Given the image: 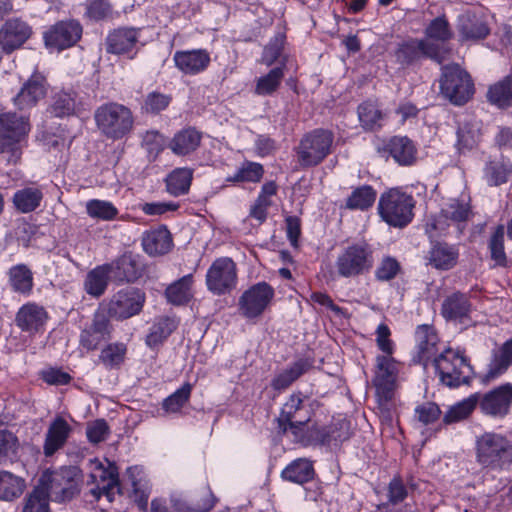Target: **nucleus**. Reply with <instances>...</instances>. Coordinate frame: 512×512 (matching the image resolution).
Wrapping results in <instances>:
<instances>
[{
    "instance_id": "obj_1",
    "label": "nucleus",
    "mask_w": 512,
    "mask_h": 512,
    "mask_svg": "<svg viewBox=\"0 0 512 512\" xmlns=\"http://www.w3.org/2000/svg\"><path fill=\"white\" fill-rule=\"evenodd\" d=\"M310 418L311 411L304 398L301 394H292L284 403L276 421L280 432L291 434L292 440L303 446L338 443L347 439V435L336 434L333 427H313L305 431Z\"/></svg>"
},
{
    "instance_id": "obj_2",
    "label": "nucleus",
    "mask_w": 512,
    "mask_h": 512,
    "mask_svg": "<svg viewBox=\"0 0 512 512\" xmlns=\"http://www.w3.org/2000/svg\"><path fill=\"white\" fill-rule=\"evenodd\" d=\"M31 125L29 117L8 111L0 113V156L9 165H16L22 156L23 143Z\"/></svg>"
},
{
    "instance_id": "obj_3",
    "label": "nucleus",
    "mask_w": 512,
    "mask_h": 512,
    "mask_svg": "<svg viewBox=\"0 0 512 512\" xmlns=\"http://www.w3.org/2000/svg\"><path fill=\"white\" fill-rule=\"evenodd\" d=\"M94 119L100 133L112 140L126 137L134 127V115L131 109L117 102L99 106L95 110Z\"/></svg>"
},
{
    "instance_id": "obj_4",
    "label": "nucleus",
    "mask_w": 512,
    "mask_h": 512,
    "mask_svg": "<svg viewBox=\"0 0 512 512\" xmlns=\"http://www.w3.org/2000/svg\"><path fill=\"white\" fill-rule=\"evenodd\" d=\"M472 215L469 198L450 199L440 213L427 224V231L431 236L447 234L459 236Z\"/></svg>"
},
{
    "instance_id": "obj_5",
    "label": "nucleus",
    "mask_w": 512,
    "mask_h": 512,
    "mask_svg": "<svg viewBox=\"0 0 512 512\" xmlns=\"http://www.w3.org/2000/svg\"><path fill=\"white\" fill-rule=\"evenodd\" d=\"M374 250L361 241L345 246L335 260L337 274L343 278H356L368 274L374 266Z\"/></svg>"
},
{
    "instance_id": "obj_6",
    "label": "nucleus",
    "mask_w": 512,
    "mask_h": 512,
    "mask_svg": "<svg viewBox=\"0 0 512 512\" xmlns=\"http://www.w3.org/2000/svg\"><path fill=\"white\" fill-rule=\"evenodd\" d=\"M442 384L458 387L467 384L473 374L469 360L459 350L443 349L431 363Z\"/></svg>"
},
{
    "instance_id": "obj_7",
    "label": "nucleus",
    "mask_w": 512,
    "mask_h": 512,
    "mask_svg": "<svg viewBox=\"0 0 512 512\" xmlns=\"http://www.w3.org/2000/svg\"><path fill=\"white\" fill-rule=\"evenodd\" d=\"M414 206L412 196L398 189H390L380 196L378 213L388 225L403 228L412 221Z\"/></svg>"
},
{
    "instance_id": "obj_8",
    "label": "nucleus",
    "mask_w": 512,
    "mask_h": 512,
    "mask_svg": "<svg viewBox=\"0 0 512 512\" xmlns=\"http://www.w3.org/2000/svg\"><path fill=\"white\" fill-rule=\"evenodd\" d=\"M396 380V366L394 359L389 356L376 358V372L373 384L376 389L378 408L386 420H391V411L394 407L393 396Z\"/></svg>"
},
{
    "instance_id": "obj_9",
    "label": "nucleus",
    "mask_w": 512,
    "mask_h": 512,
    "mask_svg": "<svg viewBox=\"0 0 512 512\" xmlns=\"http://www.w3.org/2000/svg\"><path fill=\"white\" fill-rule=\"evenodd\" d=\"M334 135L324 129H315L300 140L296 148L297 160L302 168L319 165L330 153Z\"/></svg>"
},
{
    "instance_id": "obj_10",
    "label": "nucleus",
    "mask_w": 512,
    "mask_h": 512,
    "mask_svg": "<svg viewBox=\"0 0 512 512\" xmlns=\"http://www.w3.org/2000/svg\"><path fill=\"white\" fill-rule=\"evenodd\" d=\"M477 461L484 467L503 469L512 463V446L500 434L485 433L477 439Z\"/></svg>"
},
{
    "instance_id": "obj_11",
    "label": "nucleus",
    "mask_w": 512,
    "mask_h": 512,
    "mask_svg": "<svg viewBox=\"0 0 512 512\" xmlns=\"http://www.w3.org/2000/svg\"><path fill=\"white\" fill-rule=\"evenodd\" d=\"M440 90L451 103L463 105L473 94V84L470 76L459 65H447L442 68Z\"/></svg>"
},
{
    "instance_id": "obj_12",
    "label": "nucleus",
    "mask_w": 512,
    "mask_h": 512,
    "mask_svg": "<svg viewBox=\"0 0 512 512\" xmlns=\"http://www.w3.org/2000/svg\"><path fill=\"white\" fill-rule=\"evenodd\" d=\"M145 294L140 289L128 287L116 292L101 309L106 315L117 320H125L138 315L144 306Z\"/></svg>"
},
{
    "instance_id": "obj_13",
    "label": "nucleus",
    "mask_w": 512,
    "mask_h": 512,
    "mask_svg": "<svg viewBox=\"0 0 512 512\" xmlns=\"http://www.w3.org/2000/svg\"><path fill=\"white\" fill-rule=\"evenodd\" d=\"M236 263L229 257L213 261L206 273V285L215 295L230 293L237 285Z\"/></svg>"
},
{
    "instance_id": "obj_14",
    "label": "nucleus",
    "mask_w": 512,
    "mask_h": 512,
    "mask_svg": "<svg viewBox=\"0 0 512 512\" xmlns=\"http://www.w3.org/2000/svg\"><path fill=\"white\" fill-rule=\"evenodd\" d=\"M274 297V289L266 282H259L247 289L239 298V310L249 319L259 317Z\"/></svg>"
},
{
    "instance_id": "obj_15",
    "label": "nucleus",
    "mask_w": 512,
    "mask_h": 512,
    "mask_svg": "<svg viewBox=\"0 0 512 512\" xmlns=\"http://www.w3.org/2000/svg\"><path fill=\"white\" fill-rule=\"evenodd\" d=\"M49 482L48 491L56 501L69 500L79 492V470L75 466L62 467L51 474Z\"/></svg>"
},
{
    "instance_id": "obj_16",
    "label": "nucleus",
    "mask_w": 512,
    "mask_h": 512,
    "mask_svg": "<svg viewBox=\"0 0 512 512\" xmlns=\"http://www.w3.org/2000/svg\"><path fill=\"white\" fill-rule=\"evenodd\" d=\"M140 30L133 27H119L109 32L105 39L106 51L115 55H127L133 59L138 52Z\"/></svg>"
},
{
    "instance_id": "obj_17",
    "label": "nucleus",
    "mask_w": 512,
    "mask_h": 512,
    "mask_svg": "<svg viewBox=\"0 0 512 512\" xmlns=\"http://www.w3.org/2000/svg\"><path fill=\"white\" fill-rule=\"evenodd\" d=\"M94 466L90 473V482L96 483L97 487L91 490L93 496L99 499L102 495L106 496L108 501H113L114 495L119 491L118 471L114 465L105 468L98 460L91 461Z\"/></svg>"
},
{
    "instance_id": "obj_18",
    "label": "nucleus",
    "mask_w": 512,
    "mask_h": 512,
    "mask_svg": "<svg viewBox=\"0 0 512 512\" xmlns=\"http://www.w3.org/2000/svg\"><path fill=\"white\" fill-rule=\"evenodd\" d=\"M112 325L103 310H98L89 326L80 334V345L87 351L97 349L101 342L110 339Z\"/></svg>"
},
{
    "instance_id": "obj_19",
    "label": "nucleus",
    "mask_w": 512,
    "mask_h": 512,
    "mask_svg": "<svg viewBox=\"0 0 512 512\" xmlns=\"http://www.w3.org/2000/svg\"><path fill=\"white\" fill-rule=\"evenodd\" d=\"M82 27L76 21H62L54 25L44 34L48 47L63 50L74 45L81 37Z\"/></svg>"
},
{
    "instance_id": "obj_20",
    "label": "nucleus",
    "mask_w": 512,
    "mask_h": 512,
    "mask_svg": "<svg viewBox=\"0 0 512 512\" xmlns=\"http://www.w3.org/2000/svg\"><path fill=\"white\" fill-rule=\"evenodd\" d=\"M32 35L31 26L20 18L7 20L0 29V45L6 53L20 48Z\"/></svg>"
},
{
    "instance_id": "obj_21",
    "label": "nucleus",
    "mask_w": 512,
    "mask_h": 512,
    "mask_svg": "<svg viewBox=\"0 0 512 512\" xmlns=\"http://www.w3.org/2000/svg\"><path fill=\"white\" fill-rule=\"evenodd\" d=\"M46 95L45 77L35 72L24 83L20 91L13 98V104L20 111L29 110L37 105Z\"/></svg>"
},
{
    "instance_id": "obj_22",
    "label": "nucleus",
    "mask_w": 512,
    "mask_h": 512,
    "mask_svg": "<svg viewBox=\"0 0 512 512\" xmlns=\"http://www.w3.org/2000/svg\"><path fill=\"white\" fill-rule=\"evenodd\" d=\"M512 404V384L506 383L487 392L480 401V409L486 415L504 417Z\"/></svg>"
},
{
    "instance_id": "obj_23",
    "label": "nucleus",
    "mask_w": 512,
    "mask_h": 512,
    "mask_svg": "<svg viewBox=\"0 0 512 512\" xmlns=\"http://www.w3.org/2000/svg\"><path fill=\"white\" fill-rule=\"evenodd\" d=\"M397 61L400 64H410L422 56L430 57L441 62L442 51L438 45L425 40H411L403 43L395 52Z\"/></svg>"
},
{
    "instance_id": "obj_24",
    "label": "nucleus",
    "mask_w": 512,
    "mask_h": 512,
    "mask_svg": "<svg viewBox=\"0 0 512 512\" xmlns=\"http://www.w3.org/2000/svg\"><path fill=\"white\" fill-rule=\"evenodd\" d=\"M48 314L44 307L30 302L23 305L16 313L15 323L23 332L30 335L41 332L47 322Z\"/></svg>"
},
{
    "instance_id": "obj_25",
    "label": "nucleus",
    "mask_w": 512,
    "mask_h": 512,
    "mask_svg": "<svg viewBox=\"0 0 512 512\" xmlns=\"http://www.w3.org/2000/svg\"><path fill=\"white\" fill-rule=\"evenodd\" d=\"M417 338V357L424 367L434 361V358L440 354L439 339L435 330L428 325L418 327L416 331Z\"/></svg>"
},
{
    "instance_id": "obj_26",
    "label": "nucleus",
    "mask_w": 512,
    "mask_h": 512,
    "mask_svg": "<svg viewBox=\"0 0 512 512\" xmlns=\"http://www.w3.org/2000/svg\"><path fill=\"white\" fill-rule=\"evenodd\" d=\"M176 67L185 74L195 75L210 64V55L205 49L176 51L173 56Z\"/></svg>"
},
{
    "instance_id": "obj_27",
    "label": "nucleus",
    "mask_w": 512,
    "mask_h": 512,
    "mask_svg": "<svg viewBox=\"0 0 512 512\" xmlns=\"http://www.w3.org/2000/svg\"><path fill=\"white\" fill-rule=\"evenodd\" d=\"M71 431V426L64 418L56 417L51 422L46 432L43 446L45 456H52L56 451L61 449L65 445Z\"/></svg>"
},
{
    "instance_id": "obj_28",
    "label": "nucleus",
    "mask_w": 512,
    "mask_h": 512,
    "mask_svg": "<svg viewBox=\"0 0 512 512\" xmlns=\"http://www.w3.org/2000/svg\"><path fill=\"white\" fill-rule=\"evenodd\" d=\"M408 496V489L403 480L399 477L393 478L387 490V501L377 506L380 512H412L410 504H404L397 508L396 506L402 503Z\"/></svg>"
},
{
    "instance_id": "obj_29",
    "label": "nucleus",
    "mask_w": 512,
    "mask_h": 512,
    "mask_svg": "<svg viewBox=\"0 0 512 512\" xmlns=\"http://www.w3.org/2000/svg\"><path fill=\"white\" fill-rule=\"evenodd\" d=\"M511 364L512 339H509L493 351L487 372L484 375V381L490 382L499 378L507 372Z\"/></svg>"
},
{
    "instance_id": "obj_30",
    "label": "nucleus",
    "mask_w": 512,
    "mask_h": 512,
    "mask_svg": "<svg viewBox=\"0 0 512 512\" xmlns=\"http://www.w3.org/2000/svg\"><path fill=\"white\" fill-rule=\"evenodd\" d=\"M458 257L457 246L439 242L431 247L426 259L435 269L450 270L457 264Z\"/></svg>"
},
{
    "instance_id": "obj_31",
    "label": "nucleus",
    "mask_w": 512,
    "mask_h": 512,
    "mask_svg": "<svg viewBox=\"0 0 512 512\" xmlns=\"http://www.w3.org/2000/svg\"><path fill=\"white\" fill-rule=\"evenodd\" d=\"M385 150L402 166L412 165L416 161L417 149L406 136H394L386 144Z\"/></svg>"
},
{
    "instance_id": "obj_32",
    "label": "nucleus",
    "mask_w": 512,
    "mask_h": 512,
    "mask_svg": "<svg viewBox=\"0 0 512 512\" xmlns=\"http://www.w3.org/2000/svg\"><path fill=\"white\" fill-rule=\"evenodd\" d=\"M142 246L149 255H162L167 253L172 246L170 232L165 227L153 229L144 233Z\"/></svg>"
},
{
    "instance_id": "obj_33",
    "label": "nucleus",
    "mask_w": 512,
    "mask_h": 512,
    "mask_svg": "<svg viewBox=\"0 0 512 512\" xmlns=\"http://www.w3.org/2000/svg\"><path fill=\"white\" fill-rule=\"evenodd\" d=\"M201 134L195 128H185L177 132L168 144L171 151L178 156L194 152L200 145Z\"/></svg>"
},
{
    "instance_id": "obj_34",
    "label": "nucleus",
    "mask_w": 512,
    "mask_h": 512,
    "mask_svg": "<svg viewBox=\"0 0 512 512\" xmlns=\"http://www.w3.org/2000/svg\"><path fill=\"white\" fill-rule=\"evenodd\" d=\"M113 267V265L104 264L89 271L84 282L85 291L93 297L102 296L107 289Z\"/></svg>"
},
{
    "instance_id": "obj_35",
    "label": "nucleus",
    "mask_w": 512,
    "mask_h": 512,
    "mask_svg": "<svg viewBox=\"0 0 512 512\" xmlns=\"http://www.w3.org/2000/svg\"><path fill=\"white\" fill-rule=\"evenodd\" d=\"M43 200V192L38 187H25L17 190L12 198L15 208L21 213L35 211Z\"/></svg>"
},
{
    "instance_id": "obj_36",
    "label": "nucleus",
    "mask_w": 512,
    "mask_h": 512,
    "mask_svg": "<svg viewBox=\"0 0 512 512\" xmlns=\"http://www.w3.org/2000/svg\"><path fill=\"white\" fill-rule=\"evenodd\" d=\"M471 311V304L465 294L454 293L447 297L442 305V314L446 319L462 321Z\"/></svg>"
},
{
    "instance_id": "obj_37",
    "label": "nucleus",
    "mask_w": 512,
    "mask_h": 512,
    "mask_svg": "<svg viewBox=\"0 0 512 512\" xmlns=\"http://www.w3.org/2000/svg\"><path fill=\"white\" fill-rule=\"evenodd\" d=\"M314 469L312 463L306 458H298L292 461L281 472V477L289 482L303 484L313 478Z\"/></svg>"
},
{
    "instance_id": "obj_38",
    "label": "nucleus",
    "mask_w": 512,
    "mask_h": 512,
    "mask_svg": "<svg viewBox=\"0 0 512 512\" xmlns=\"http://www.w3.org/2000/svg\"><path fill=\"white\" fill-rule=\"evenodd\" d=\"M458 31L462 40H479L489 34L487 24L470 14L462 15L459 18Z\"/></svg>"
},
{
    "instance_id": "obj_39",
    "label": "nucleus",
    "mask_w": 512,
    "mask_h": 512,
    "mask_svg": "<svg viewBox=\"0 0 512 512\" xmlns=\"http://www.w3.org/2000/svg\"><path fill=\"white\" fill-rule=\"evenodd\" d=\"M25 489V480L7 471H0V500L13 501L19 498Z\"/></svg>"
},
{
    "instance_id": "obj_40",
    "label": "nucleus",
    "mask_w": 512,
    "mask_h": 512,
    "mask_svg": "<svg viewBox=\"0 0 512 512\" xmlns=\"http://www.w3.org/2000/svg\"><path fill=\"white\" fill-rule=\"evenodd\" d=\"M192 283L193 276L188 274L169 285L165 291L167 300L174 305L187 303L192 298Z\"/></svg>"
},
{
    "instance_id": "obj_41",
    "label": "nucleus",
    "mask_w": 512,
    "mask_h": 512,
    "mask_svg": "<svg viewBox=\"0 0 512 512\" xmlns=\"http://www.w3.org/2000/svg\"><path fill=\"white\" fill-rule=\"evenodd\" d=\"M193 171L189 168H177L166 178L167 191L173 196H180L189 191Z\"/></svg>"
},
{
    "instance_id": "obj_42",
    "label": "nucleus",
    "mask_w": 512,
    "mask_h": 512,
    "mask_svg": "<svg viewBox=\"0 0 512 512\" xmlns=\"http://www.w3.org/2000/svg\"><path fill=\"white\" fill-rule=\"evenodd\" d=\"M310 367L306 360H298L287 369L283 370L272 380V387L275 390H283L288 388L295 380L303 375Z\"/></svg>"
},
{
    "instance_id": "obj_43",
    "label": "nucleus",
    "mask_w": 512,
    "mask_h": 512,
    "mask_svg": "<svg viewBox=\"0 0 512 512\" xmlns=\"http://www.w3.org/2000/svg\"><path fill=\"white\" fill-rule=\"evenodd\" d=\"M9 281L14 291L29 294L33 287V275L24 264L15 265L9 270Z\"/></svg>"
},
{
    "instance_id": "obj_44",
    "label": "nucleus",
    "mask_w": 512,
    "mask_h": 512,
    "mask_svg": "<svg viewBox=\"0 0 512 512\" xmlns=\"http://www.w3.org/2000/svg\"><path fill=\"white\" fill-rule=\"evenodd\" d=\"M489 101L499 108H507L512 105V77L507 76L495 83L488 90Z\"/></svg>"
},
{
    "instance_id": "obj_45",
    "label": "nucleus",
    "mask_w": 512,
    "mask_h": 512,
    "mask_svg": "<svg viewBox=\"0 0 512 512\" xmlns=\"http://www.w3.org/2000/svg\"><path fill=\"white\" fill-rule=\"evenodd\" d=\"M49 112L55 117L74 115L77 112L75 94L68 92L56 93L52 98Z\"/></svg>"
},
{
    "instance_id": "obj_46",
    "label": "nucleus",
    "mask_w": 512,
    "mask_h": 512,
    "mask_svg": "<svg viewBox=\"0 0 512 512\" xmlns=\"http://www.w3.org/2000/svg\"><path fill=\"white\" fill-rule=\"evenodd\" d=\"M283 78V67H275L271 69L266 75H263L257 79L255 94L259 96L272 95L280 87Z\"/></svg>"
},
{
    "instance_id": "obj_47",
    "label": "nucleus",
    "mask_w": 512,
    "mask_h": 512,
    "mask_svg": "<svg viewBox=\"0 0 512 512\" xmlns=\"http://www.w3.org/2000/svg\"><path fill=\"white\" fill-rule=\"evenodd\" d=\"M478 399L472 395L451 406L443 416L445 424H452L466 419L475 409Z\"/></svg>"
},
{
    "instance_id": "obj_48",
    "label": "nucleus",
    "mask_w": 512,
    "mask_h": 512,
    "mask_svg": "<svg viewBox=\"0 0 512 512\" xmlns=\"http://www.w3.org/2000/svg\"><path fill=\"white\" fill-rule=\"evenodd\" d=\"M117 276L127 282L137 280L141 275V266L132 254H124L115 262Z\"/></svg>"
},
{
    "instance_id": "obj_49",
    "label": "nucleus",
    "mask_w": 512,
    "mask_h": 512,
    "mask_svg": "<svg viewBox=\"0 0 512 512\" xmlns=\"http://www.w3.org/2000/svg\"><path fill=\"white\" fill-rule=\"evenodd\" d=\"M176 323L174 320L163 317L157 320L150 328L146 337V343L150 347H156L162 343L174 330Z\"/></svg>"
},
{
    "instance_id": "obj_50",
    "label": "nucleus",
    "mask_w": 512,
    "mask_h": 512,
    "mask_svg": "<svg viewBox=\"0 0 512 512\" xmlns=\"http://www.w3.org/2000/svg\"><path fill=\"white\" fill-rule=\"evenodd\" d=\"M23 512H49V491L45 485L36 486L27 496Z\"/></svg>"
},
{
    "instance_id": "obj_51",
    "label": "nucleus",
    "mask_w": 512,
    "mask_h": 512,
    "mask_svg": "<svg viewBox=\"0 0 512 512\" xmlns=\"http://www.w3.org/2000/svg\"><path fill=\"white\" fill-rule=\"evenodd\" d=\"M358 118L365 130H375L381 127L383 114L373 102H364L358 107Z\"/></svg>"
},
{
    "instance_id": "obj_52",
    "label": "nucleus",
    "mask_w": 512,
    "mask_h": 512,
    "mask_svg": "<svg viewBox=\"0 0 512 512\" xmlns=\"http://www.w3.org/2000/svg\"><path fill=\"white\" fill-rule=\"evenodd\" d=\"M86 213L93 219L111 221L117 217L118 209L109 201L92 199L86 203Z\"/></svg>"
},
{
    "instance_id": "obj_53",
    "label": "nucleus",
    "mask_w": 512,
    "mask_h": 512,
    "mask_svg": "<svg viewBox=\"0 0 512 512\" xmlns=\"http://www.w3.org/2000/svg\"><path fill=\"white\" fill-rule=\"evenodd\" d=\"M376 199V192L371 186L356 188L346 201V207L354 210H365L373 205Z\"/></svg>"
},
{
    "instance_id": "obj_54",
    "label": "nucleus",
    "mask_w": 512,
    "mask_h": 512,
    "mask_svg": "<svg viewBox=\"0 0 512 512\" xmlns=\"http://www.w3.org/2000/svg\"><path fill=\"white\" fill-rule=\"evenodd\" d=\"M141 469L138 467H130L127 470V474L131 480L135 501L138 507L142 510H145L148 506V498H149V489L147 483L142 481V478L138 476L141 475Z\"/></svg>"
},
{
    "instance_id": "obj_55",
    "label": "nucleus",
    "mask_w": 512,
    "mask_h": 512,
    "mask_svg": "<svg viewBox=\"0 0 512 512\" xmlns=\"http://www.w3.org/2000/svg\"><path fill=\"white\" fill-rule=\"evenodd\" d=\"M264 174L263 166L256 162L245 161L235 172L228 178L231 182H259Z\"/></svg>"
},
{
    "instance_id": "obj_56",
    "label": "nucleus",
    "mask_w": 512,
    "mask_h": 512,
    "mask_svg": "<svg viewBox=\"0 0 512 512\" xmlns=\"http://www.w3.org/2000/svg\"><path fill=\"white\" fill-rule=\"evenodd\" d=\"M191 392L192 385L190 383H185L163 401L162 408L168 413L179 412L188 402Z\"/></svg>"
},
{
    "instance_id": "obj_57",
    "label": "nucleus",
    "mask_w": 512,
    "mask_h": 512,
    "mask_svg": "<svg viewBox=\"0 0 512 512\" xmlns=\"http://www.w3.org/2000/svg\"><path fill=\"white\" fill-rule=\"evenodd\" d=\"M512 172V164L493 161L485 169V175L490 185L498 186L507 181Z\"/></svg>"
},
{
    "instance_id": "obj_58",
    "label": "nucleus",
    "mask_w": 512,
    "mask_h": 512,
    "mask_svg": "<svg viewBox=\"0 0 512 512\" xmlns=\"http://www.w3.org/2000/svg\"><path fill=\"white\" fill-rule=\"evenodd\" d=\"M18 439L10 431L0 429V465L16 456Z\"/></svg>"
},
{
    "instance_id": "obj_59",
    "label": "nucleus",
    "mask_w": 512,
    "mask_h": 512,
    "mask_svg": "<svg viewBox=\"0 0 512 512\" xmlns=\"http://www.w3.org/2000/svg\"><path fill=\"white\" fill-rule=\"evenodd\" d=\"M172 101L171 95L164 94L158 91L150 92L146 95L142 109L146 113L158 114L165 110Z\"/></svg>"
},
{
    "instance_id": "obj_60",
    "label": "nucleus",
    "mask_w": 512,
    "mask_h": 512,
    "mask_svg": "<svg viewBox=\"0 0 512 512\" xmlns=\"http://www.w3.org/2000/svg\"><path fill=\"white\" fill-rule=\"evenodd\" d=\"M425 33L428 38L440 42H446L453 36L449 23L445 17H437L433 19L427 26Z\"/></svg>"
},
{
    "instance_id": "obj_61",
    "label": "nucleus",
    "mask_w": 512,
    "mask_h": 512,
    "mask_svg": "<svg viewBox=\"0 0 512 512\" xmlns=\"http://www.w3.org/2000/svg\"><path fill=\"white\" fill-rule=\"evenodd\" d=\"M459 149H472L480 141L481 133L477 124H465L458 129Z\"/></svg>"
},
{
    "instance_id": "obj_62",
    "label": "nucleus",
    "mask_w": 512,
    "mask_h": 512,
    "mask_svg": "<svg viewBox=\"0 0 512 512\" xmlns=\"http://www.w3.org/2000/svg\"><path fill=\"white\" fill-rule=\"evenodd\" d=\"M491 258L498 264L504 265L506 263V254L504 251V226L499 225L496 227L489 242Z\"/></svg>"
},
{
    "instance_id": "obj_63",
    "label": "nucleus",
    "mask_w": 512,
    "mask_h": 512,
    "mask_svg": "<svg viewBox=\"0 0 512 512\" xmlns=\"http://www.w3.org/2000/svg\"><path fill=\"white\" fill-rule=\"evenodd\" d=\"M125 353L123 344H110L101 351L100 360L107 367H116L123 362Z\"/></svg>"
},
{
    "instance_id": "obj_64",
    "label": "nucleus",
    "mask_w": 512,
    "mask_h": 512,
    "mask_svg": "<svg viewBox=\"0 0 512 512\" xmlns=\"http://www.w3.org/2000/svg\"><path fill=\"white\" fill-rule=\"evenodd\" d=\"M441 410L436 403L425 402L418 405L415 409V419L422 425L433 424L439 420Z\"/></svg>"
}]
</instances>
